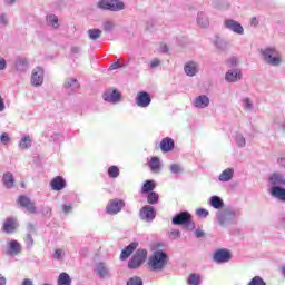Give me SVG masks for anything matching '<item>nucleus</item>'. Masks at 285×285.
Returning a JSON list of instances; mask_svg holds the SVG:
<instances>
[{"mask_svg": "<svg viewBox=\"0 0 285 285\" xmlns=\"http://www.w3.org/2000/svg\"><path fill=\"white\" fill-rule=\"evenodd\" d=\"M100 10H110L111 12H119L126 8L121 0H101L98 2Z\"/></svg>", "mask_w": 285, "mask_h": 285, "instance_id": "39448f33", "label": "nucleus"}, {"mask_svg": "<svg viewBox=\"0 0 285 285\" xmlns=\"http://www.w3.org/2000/svg\"><path fill=\"white\" fill-rule=\"evenodd\" d=\"M277 164L281 166V168H285V157H279L277 159Z\"/></svg>", "mask_w": 285, "mask_h": 285, "instance_id": "bf43d9fd", "label": "nucleus"}, {"mask_svg": "<svg viewBox=\"0 0 285 285\" xmlns=\"http://www.w3.org/2000/svg\"><path fill=\"white\" fill-rule=\"evenodd\" d=\"M210 106V98L206 95L197 96L194 99V107L198 108L199 110H203L204 108H208Z\"/></svg>", "mask_w": 285, "mask_h": 285, "instance_id": "412c9836", "label": "nucleus"}, {"mask_svg": "<svg viewBox=\"0 0 285 285\" xmlns=\"http://www.w3.org/2000/svg\"><path fill=\"white\" fill-rule=\"evenodd\" d=\"M52 190H63L66 188V180L61 177H56L51 180Z\"/></svg>", "mask_w": 285, "mask_h": 285, "instance_id": "cd10ccee", "label": "nucleus"}, {"mask_svg": "<svg viewBox=\"0 0 285 285\" xmlns=\"http://www.w3.org/2000/svg\"><path fill=\"white\" fill-rule=\"evenodd\" d=\"M72 210V205H62V213H65V215H68V213H70Z\"/></svg>", "mask_w": 285, "mask_h": 285, "instance_id": "4d7b16f0", "label": "nucleus"}, {"mask_svg": "<svg viewBox=\"0 0 285 285\" xmlns=\"http://www.w3.org/2000/svg\"><path fill=\"white\" fill-rule=\"evenodd\" d=\"M51 139H52L53 141H56V142H58V141H63V135H61V134H53V135L51 136Z\"/></svg>", "mask_w": 285, "mask_h": 285, "instance_id": "603ef678", "label": "nucleus"}, {"mask_svg": "<svg viewBox=\"0 0 285 285\" xmlns=\"http://www.w3.org/2000/svg\"><path fill=\"white\" fill-rule=\"evenodd\" d=\"M170 173L174 175H178V173H183L184 168H181V165L179 164H171L169 167Z\"/></svg>", "mask_w": 285, "mask_h": 285, "instance_id": "49530a36", "label": "nucleus"}, {"mask_svg": "<svg viewBox=\"0 0 285 285\" xmlns=\"http://www.w3.org/2000/svg\"><path fill=\"white\" fill-rule=\"evenodd\" d=\"M155 217H157V212H155V207L146 205L140 209V218L144 222H153Z\"/></svg>", "mask_w": 285, "mask_h": 285, "instance_id": "9b49d317", "label": "nucleus"}, {"mask_svg": "<svg viewBox=\"0 0 285 285\" xmlns=\"http://www.w3.org/2000/svg\"><path fill=\"white\" fill-rule=\"evenodd\" d=\"M0 26H2V27L8 26V16H6V14L0 16Z\"/></svg>", "mask_w": 285, "mask_h": 285, "instance_id": "864d4df0", "label": "nucleus"}, {"mask_svg": "<svg viewBox=\"0 0 285 285\" xmlns=\"http://www.w3.org/2000/svg\"><path fill=\"white\" fill-rule=\"evenodd\" d=\"M225 81H227V83H237V81H242V69H229L225 73Z\"/></svg>", "mask_w": 285, "mask_h": 285, "instance_id": "dca6fc26", "label": "nucleus"}, {"mask_svg": "<svg viewBox=\"0 0 285 285\" xmlns=\"http://www.w3.org/2000/svg\"><path fill=\"white\" fill-rule=\"evenodd\" d=\"M248 285H266V282H264V278L261 276H255L252 278V281L248 283Z\"/></svg>", "mask_w": 285, "mask_h": 285, "instance_id": "de8ad7c7", "label": "nucleus"}, {"mask_svg": "<svg viewBox=\"0 0 285 285\" xmlns=\"http://www.w3.org/2000/svg\"><path fill=\"white\" fill-rule=\"evenodd\" d=\"M72 281L70 279V275L67 273H61L58 278V285H71Z\"/></svg>", "mask_w": 285, "mask_h": 285, "instance_id": "4c0bfd02", "label": "nucleus"}, {"mask_svg": "<svg viewBox=\"0 0 285 285\" xmlns=\"http://www.w3.org/2000/svg\"><path fill=\"white\" fill-rule=\"evenodd\" d=\"M148 204H157L159 202V194L151 191L147 196Z\"/></svg>", "mask_w": 285, "mask_h": 285, "instance_id": "37998d69", "label": "nucleus"}, {"mask_svg": "<svg viewBox=\"0 0 285 285\" xmlns=\"http://www.w3.org/2000/svg\"><path fill=\"white\" fill-rule=\"evenodd\" d=\"M250 26H253V28H257L259 26V19H257V17H253L250 20Z\"/></svg>", "mask_w": 285, "mask_h": 285, "instance_id": "13d9d810", "label": "nucleus"}, {"mask_svg": "<svg viewBox=\"0 0 285 285\" xmlns=\"http://www.w3.org/2000/svg\"><path fill=\"white\" fill-rule=\"evenodd\" d=\"M197 23L200 28H208L210 22L208 21V17L204 12H199L197 16Z\"/></svg>", "mask_w": 285, "mask_h": 285, "instance_id": "72a5a7b5", "label": "nucleus"}, {"mask_svg": "<svg viewBox=\"0 0 285 285\" xmlns=\"http://www.w3.org/2000/svg\"><path fill=\"white\" fill-rule=\"evenodd\" d=\"M272 197L279 199L281 202H285V189L282 187H272L271 189Z\"/></svg>", "mask_w": 285, "mask_h": 285, "instance_id": "7c9ffc66", "label": "nucleus"}, {"mask_svg": "<svg viewBox=\"0 0 285 285\" xmlns=\"http://www.w3.org/2000/svg\"><path fill=\"white\" fill-rule=\"evenodd\" d=\"M234 176H235V169L227 168L223 170L222 174L218 176V180L223 183L230 181V179H233Z\"/></svg>", "mask_w": 285, "mask_h": 285, "instance_id": "bb28decb", "label": "nucleus"}, {"mask_svg": "<svg viewBox=\"0 0 285 285\" xmlns=\"http://www.w3.org/2000/svg\"><path fill=\"white\" fill-rule=\"evenodd\" d=\"M2 183L6 188H14V176L12 175V173L7 171L6 174H3Z\"/></svg>", "mask_w": 285, "mask_h": 285, "instance_id": "c85d7f7f", "label": "nucleus"}, {"mask_svg": "<svg viewBox=\"0 0 285 285\" xmlns=\"http://www.w3.org/2000/svg\"><path fill=\"white\" fill-rule=\"evenodd\" d=\"M0 142L3 146H8V144H10V136L8 135V132H3L2 135H0Z\"/></svg>", "mask_w": 285, "mask_h": 285, "instance_id": "8fccbe9b", "label": "nucleus"}, {"mask_svg": "<svg viewBox=\"0 0 285 285\" xmlns=\"http://www.w3.org/2000/svg\"><path fill=\"white\" fill-rule=\"evenodd\" d=\"M148 266L150 271L157 272V271H164L168 264V254H166L164 250L158 249L155 250L148 258Z\"/></svg>", "mask_w": 285, "mask_h": 285, "instance_id": "f03ea898", "label": "nucleus"}, {"mask_svg": "<svg viewBox=\"0 0 285 285\" xmlns=\"http://www.w3.org/2000/svg\"><path fill=\"white\" fill-rule=\"evenodd\" d=\"M187 284L189 285H200L202 284V276L199 274H190Z\"/></svg>", "mask_w": 285, "mask_h": 285, "instance_id": "ea45409f", "label": "nucleus"}, {"mask_svg": "<svg viewBox=\"0 0 285 285\" xmlns=\"http://www.w3.org/2000/svg\"><path fill=\"white\" fill-rule=\"evenodd\" d=\"M18 204L22 206V208H26L28 213L35 214L37 213V206H35V203L28 198V196H20L18 198Z\"/></svg>", "mask_w": 285, "mask_h": 285, "instance_id": "f3484780", "label": "nucleus"}, {"mask_svg": "<svg viewBox=\"0 0 285 285\" xmlns=\"http://www.w3.org/2000/svg\"><path fill=\"white\" fill-rule=\"evenodd\" d=\"M87 33L91 41H97V39L101 38L102 31L100 29H89Z\"/></svg>", "mask_w": 285, "mask_h": 285, "instance_id": "e433bc0d", "label": "nucleus"}, {"mask_svg": "<svg viewBox=\"0 0 285 285\" xmlns=\"http://www.w3.org/2000/svg\"><path fill=\"white\" fill-rule=\"evenodd\" d=\"M31 147H32V138L30 136H23L19 142L20 150H28V148H31Z\"/></svg>", "mask_w": 285, "mask_h": 285, "instance_id": "473e14b6", "label": "nucleus"}, {"mask_svg": "<svg viewBox=\"0 0 285 285\" xmlns=\"http://www.w3.org/2000/svg\"><path fill=\"white\" fill-rule=\"evenodd\" d=\"M26 242H27V246H32V244H33L32 235L28 234L27 238H26Z\"/></svg>", "mask_w": 285, "mask_h": 285, "instance_id": "e2e57ef3", "label": "nucleus"}, {"mask_svg": "<svg viewBox=\"0 0 285 285\" xmlns=\"http://www.w3.org/2000/svg\"><path fill=\"white\" fill-rule=\"evenodd\" d=\"M239 63V60L236 57H232L227 60L228 66H237Z\"/></svg>", "mask_w": 285, "mask_h": 285, "instance_id": "5fc2aeb1", "label": "nucleus"}, {"mask_svg": "<svg viewBox=\"0 0 285 285\" xmlns=\"http://www.w3.org/2000/svg\"><path fill=\"white\" fill-rule=\"evenodd\" d=\"M65 89L67 92H69V95L71 92H75V90H78L79 88V81H77V79L75 78H69L65 81Z\"/></svg>", "mask_w": 285, "mask_h": 285, "instance_id": "b1692460", "label": "nucleus"}, {"mask_svg": "<svg viewBox=\"0 0 285 285\" xmlns=\"http://www.w3.org/2000/svg\"><path fill=\"white\" fill-rule=\"evenodd\" d=\"M148 252L146 249H138L128 263L129 268L137 269L146 262Z\"/></svg>", "mask_w": 285, "mask_h": 285, "instance_id": "423d86ee", "label": "nucleus"}, {"mask_svg": "<svg viewBox=\"0 0 285 285\" xmlns=\"http://www.w3.org/2000/svg\"><path fill=\"white\" fill-rule=\"evenodd\" d=\"M6 110V102H3V98L0 96V112H3Z\"/></svg>", "mask_w": 285, "mask_h": 285, "instance_id": "69168bd1", "label": "nucleus"}, {"mask_svg": "<svg viewBox=\"0 0 285 285\" xmlns=\"http://www.w3.org/2000/svg\"><path fill=\"white\" fill-rule=\"evenodd\" d=\"M195 236L197 237V239H200V237H204V230L196 229L195 230Z\"/></svg>", "mask_w": 285, "mask_h": 285, "instance_id": "0e129e2a", "label": "nucleus"}, {"mask_svg": "<svg viewBox=\"0 0 285 285\" xmlns=\"http://www.w3.org/2000/svg\"><path fill=\"white\" fill-rule=\"evenodd\" d=\"M43 68L41 67H36L31 71V85L35 86V88H39L43 86Z\"/></svg>", "mask_w": 285, "mask_h": 285, "instance_id": "0eeeda50", "label": "nucleus"}, {"mask_svg": "<svg viewBox=\"0 0 285 285\" xmlns=\"http://www.w3.org/2000/svg\"><path fill=\"white\" fill-rule=\"evenodd\" d=\"M124 206H126L124 200L112 199L108 203L106 210L108 215H117V213H121Z\"/></svg>", "mask_w": 285, "mask_h": 285, "instance_id": "1a4fd4ad", "label": "nucleus"}, {"mask_svg": "<svg viewBox=\"0 0 285 285\" xmlns=\"http://www.w3.org/2000/svg\"><path fill=\"white\" fill-rule=\"evenodd\" d=\"M121 66H122V65H120L119 61L114 62V63L110 66V70H117V69L121 68Z\"/></svg>", "mask_w": 285, "mask_h": 285, "instance_id": "680f3d73", "label": "nucleus"}, {"mask_svg": "<svg viewBox=\"0 0 285 285\" xmlns=\"http://www.w3.org/2000/svg\"><path fill=\"white\" fill-rule=\"evenodd\" d=\"M240 106L245 112H253V110H255V104L253 102V99L248 97L240 99Z\"/></svg>", "mask_w": 285, "mask_h": 285, "instance_id": "393cba45", "label": "nucleus"}, {"mask_svg": "<svg viewBox=\"0 0 285 285\" xmlns=\"http://www.w3.org/2000/svg\"><path fill=\"white\" fill-rule=\"evenodd\" d=\"M259 55L264 63H266L267 66L277 68V66L282 65V53L279 52V49H277V47L275 46H267L259 49Z\"/></svg>", "mask_w": 285, "mask_h": 285, "instance_id": "f257e3e1", "label": "nucleus"}, {"mask_svg": "<svg viewBox=\"0 0 285 285\" xmlns=\"http://www.w3.org/2000/svg\"><path fill=\"white\" fill-rule=\"evenodd\" d=\"M96 273L100 279H108L112 277V274L110 273V267L104 262L96 264Z\"/></svg>", "mask_w": 285, "mask_h": 285, "instance_id": "f8f14e48", "label": "nucleus"}, {"mask_svg": "<svg viewBox=\"0 0 285 285\" xmlns=\"http://www.w3.org/2000/svg\"><path fill=\"white\" fill-rule=\"evenodd\" d=\"M127 285H144V281L139 276H134L127 281Z\"/></svg>", "mask_w": 285, "mask_h": 285, "instance_id": "a18cd8bd", "label": "nucleus"}, {"mask_svg": "<svg viewBox=\"0 0 285 285\" xmlns=\"http://www.w3.org/2000/svg\"><path fill=\"white\" fill-rule=\"evenodd\" d=\"M155 190V181L154 180H147L142 186V193H153Z\"/></svg>", "mask_w": 285, "mask_h": 285, "instance_id": "a19ab883", "label": "nucleus"}, {"mask_svg": "<svg viewBox=\"0 0 285 285\" xmlns=\"http://www.w3.org/2000/svg\"><path fill=\"white\" fill-rule=\"evenodd\" d=\"M102 28L105 32H112V30H115V21L112 20H106L102 23Z\"/></svg>", "mask_w": 285, "mask_h": 285, "instance_id": "79ce46f5", "label": "nucleus"}, {"mask_svg": "<svg viewBox=\"0 0 285 285\" xmlns=\"http://www.w3.org/2000/svg\"><path fill=\"white\" fill-rule=\"evenodd\" d=\"M7 66L6 59L0 58V70H3Z\"/></svg>", "mask_w": 285, "mask_h": 285, "instance_id": "338daca9", "label": "nucleus"}, {"mask_svg": "<svg viewBox=\"0 0 285 285\" xmlns=\"http://www.w3.org/2000/svg\"><path fill=\"white\" fill-rule=\"evenodd\" d=\"M21 253V244L17 240H11L8 245L9 255H19Z\"/></svg>", "mask_w": 285, "mask_h": 285, "instance_id": "c756f323", "label": "nucleus"}, {"mask_svg": "<svg viewBox=\"0 0 285 285\" xmlns=\"http://www.w3.org/2000/svg\"><path fill=\"white\" fill-rule=\"evenodd\" d=\"M196 215L197 217H202L203 219H206V217H208L209 212L205 208H199L196 210Z\"/></svg>", "mask_w": 285, "mask_h": 285, "instance_id": "09e8293b", "label": "nucleus"}, {"mask_svg": "<svg viewBox=\"0 0 285 285\" xmlns=\"http://www.w3.org/2000/svg\"><path fill=\"white\" fill-rule=\"evenodd\" d=\"M209 206L216 210H219L224 206V200L219 196H212L209 199Z\"/></svg>", "mask_w": 285, "mask_h": 285, "instance_id": "2f4dec72", "label": "nucleus"}, {"mask_svg": "<svg viewBox=\"0 0 285 285\" xmlns=\"http://www.w3.org/2000/svg\"><path fill=\"white\" fill-rule=\"evenodd\" d=\"M226 46H227V43L224 40L216 41V48H218L219 50H226Z\"/></svg>", "mask_w": 285, "mask_h": 285, "instance_id": "3c124183", "label": "nucleus"}, {"mask_svg": "<svg viewBox=\"0 0 285 285\" xmlns=\"http://www.w3.org/2000/svg\"><path fill=\"white\" fill-rule=\"evenodd\" d=\"M139 246V244L137 243H131L129 244L127 247L124 248V250L120 254V259H128L130 257L131 253H135V250H137V247Z\"/></svg>", "mask_w": 285, "mask_h": 285, "instance_id": "5701e85b", "label": "nucleus"}, {"mask_svg": "<svg viewBox=\"0 0 285 285\" xmlns=\"http://www.w3.org/2000/svg\"><path fill=\"white\" fill-rule=\"evenodd\" d=\"M47 23L48 26H51V28H59V18L55 14L47 16Z\"/></svg>", "mask_w": 285, "mask_h": 285, "instance_id": "58836bf2", "label": "nucleus"}, {"mask_svg": "<svg viewBox=\"0 0 285 285\" xmlns=\"http://www.w3.org/2000/svg\"><path fill=\"white\" fill-rule=\"evenodd\" d=\"M22 285H32V279L30 278L23 279Z\"/></svg>", "mask_w": 285, "mask_h": 285, "instance_id": "774afa93", "label": "nucleus"}, {"mask_svg": "<svg viewBox=\"0 0 285 285\" xmlns=\"http://www.w3.org/2000/svg\"><path fill=\"white\" fill-rule=\"evenodd\" d=\"M233 255L227 249H218L214 253L213 259L216 264H226L232 259Z\"/></svg>", "mask_w": 285, "mask_h": 285, "instance_id": "9d476101", "label": "nucleus"}, {"mask_svg": "<svg viewBox=\"0 0 285 285\" xmlns=\"http://www.w3.org/2000/svg\"><path fill=\"white\" fill-rule=\"evenodd\" d=\"M269 184L273 188H282L285 186V177L283 174L274 173L269 176Z\"/></svg>", "mask_w": 285, "mask_h": 285, "instance_id": "a211bd4d", "label": "nucleus"}, {"mask_svg": "<svg viewBox=\"0 0 285 285\" xmlns=\"http://www.w3.org/2000/svg\"><path fill=\"white\" fill-rule=\"evenodd\" d=\"M170 237H173V239H177V238L181 237V232H179V230H171L170 232Z\"/></svg>", "mask_w": 285, "mask_h": 285, "instance_id": "6e6d98bb", "label": "nucleus"}, {"mask_svg": "<svg viewBox=\"0 0 285 285\" xmlns=\"http://www.w3.org/2000/svg\"><path fill=\"white\" fill-rule=\"evenodd\" d=\"M223 26L226 30H230V32H234L235 35H244V27L237 20L225 19Z\"/></svg>", "mask_w": 285, "mask_h": 285, "instance_id": "6e6552de", "label": "nucleus"}, {"mask_svg": "<svg viewBox=\"0 0 285 285\" xmlns=\"http://www.w3.org/2000/svg\"><path fill=\"white\" fill-rule=\"evenodd\" d=\"M175 148V140L170 137H166L160 141V149L163 153H170Z\"/></svg>", "mask_w": 285, "mask_h": 285, "instance_id": "4be33fe9", "label": "nucleus"}, {"mask_svg": "<svg viewBox=\"0 0 285 285\" xmlns=\"http://www.w3.org/2000/svg\"><path fill=\"white\" fill-rule=\"evenodd\" d=\"M108 175L109 177H111V179H117V177H119V167L117 166L109 167Z\"/></svg>", "mask_w": 285, "mask_h": 285, "instance_id": "c03bdc74", "label": "nucleus"}, {"mask_svg": "<svg viewBox=\"0 0 285 285\" xmlns=\"http://www.w3.org/2000/svg\"><path fill=\"white\" fill-rule=\"evenodd\" d=\"M19 226V223L17 222V218L9 217L6 219L2 226V230L7 234L14 233Z\"/></svg>", "mask_w": 285, "mask_h": 285, "instance_id": "6ab92c4d", "label": "nucleus"}, {"mask_svg": "<svg viewBox=\"0 0 285 285\" xmlns=\"http://www.w3.org/2000/svg\"><path fill=\"white\" fill-rule=\"evenodd\" d=\"M173 224L175 226H186L189 230L195 229V223L193 222V217L188 212H181L173 217Z\"/></svg>", "mask_w": 285, "mask_h": 285, "instance_id": "20e7f679", "label": "nucleus"}, {"mask_svg": "<svg viewBox=\"0 0 285 285\" xmlns=\"http://www.w3.org/2000/svg\"><path fill=\"white\" fill-rule=\"evenodd\" d=\"M242 216V210L239 208L226 209L225 212L218 213L217 222L220 226H226V224H237V219Z\"/></svg>", "mask_w": 285, "mask_h": 285, "instance_id": "7ed1b4c3", "label": "nucleus"}, {"mask_svg": "<svg viewBox=\"0 0 285 285\" xmlns=\"http://www.w3.org/2000/svg\"><path fill=\"white\" fill-rule=\"evenodd\" d=\"M151 101L153 99L150 98V94L146 91H140L137 94L136 104L139 108H148Z\"/></svg>", "mask_w": 285, "mask_h": 285, "instance_id": "4468645a", "label": "nucleus"}, {"mask_svg": "<svg viewBox=\"0 0 285 285\" xmlns=\"http://www.w3.org/2000/svg\"><path fill=\"white\" fill-rule=\"evenodd\" d=\"M102 97L108 101V104H119V101H121V92L117 89H109L105 91Z\"/></svg>", "mask_w": 285, "mask_h": 285, "instance_id": "ddd939ff", "label": "nucleus"}, {"mask_svg": "<svg viewBox=\"0 0 285 285\" xmlns=\"http://www.w3.org/2000/svg\"><path fill=\"white\" fill-rule=\"evenodd\" d=\"M184 70L187 77H195L199 73V63H197L196 61H188L186 62Z\"/></svg>", "mask_w": 285, "mask_h": 285, "instance_id": "aec40b11", "label": "nucleus"}, {"mask_svg": "<svg viewBox=\"0 0 285 285\" xmlns=\"http://www.w3.org/2000/svg\"><path fill=\"white\" fill-rule=\"evenodd\" d=\"M148 166L151 170V173H160L161 171V160L159 157H151V159L148 163Z\"/></svg>", "mask_w": 285, "mask_h": 285, "instance_id": "a878e982", "label": "nucleus"}, {"mask_svg": "<svg viewBox=\"0 0 285 285\" xmlns=\"http://www.w3.org/2000/svg\"><path fill=\"white\" fill-rule=\"evenodd\" d=\"M234 141L238 148H245L246 147V138L244 135L236 132L234 136Z\"/></svg>", "mask_w": 285, "mask_h": 285, "instance_id": "c9c22d12", "label": "nucleus"}, {"mask_svg": "<svg viewBox=\"0 0 285 285\" xmlns=\"http://www.w3.org/2000/svg\"><path fill=\"white\" fill-rule=\"evenodd\" d=\"M30 68V61L26 57H18L13 65V70L21 75V72H26Z\"/></svg>", "mask_w": 285, "mask_h": 285, "instance_id": "2eb2a0df", "label": "nucleus"}, {"mask_svg": "<svg viewBox=\"0 0 285 285\" xmlns=\"http://www.w3.org/2000/svg\"><path fill=\"white\" fill-rule=\"evenodd\" d=\"M161 62L159 61V59H154L150 62V68H157V66H159Z\"/></svg>", "mask_w": 285, "mask_h": 285, "instance_id": "052dcab7", "label": "nucleus"}, {"mask_svg": "<svg viewBox=\"0 0 285 285\" xmlns=\"http://www.w3.org/2000/svg\"><path fill=\"white\" fill-rule=\"evenodd\" d=\"M52 259L57 262H63L66 258V249L65 248H56L53 254L51 255Z\"/></svg>", "mask_w": 285, "mask_h": 285, "instance_id": "f704fd0d", "label": "nucleus"}]
</instances>
